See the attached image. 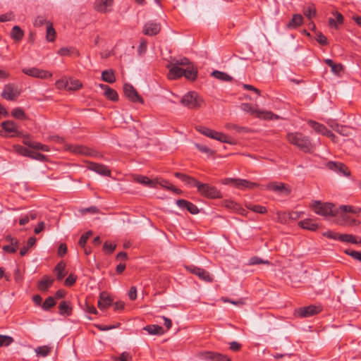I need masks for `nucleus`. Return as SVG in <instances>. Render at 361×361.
<instances>
[{
	"instance_id": "f257e3e1",
	"label": "nucleus",
	"mask_w": 361,
	"mask_h": 361,
	"mask_svg": "<svg viewBox=\"0 0 361 361\" xmlns=\"http://www.w3.org/2000/svg\"><path fill=\"white\" fill-rule=\"evenodd\" d=\"M288 141L305 153H312L314 146L310 139L301 133H288L286 135Z\"/></svg>"
},
{
	"instance_id": "f03ea898",
	"label": "nucleus",
	"mask_w": 361,
	"mask_h": 361,
	"mask_svg": "<svg viewBox=\"0 0 361 361\" xmlns=\"http://www.w3.org/2000/svg\"><path fill=\"white\" fill-rule=\"evenodd\" d=\"M311 207L316 214L323 216H334L338 214V210L335 205L330 202L314 201L311 204Z\"/></svg>"
},
{
	"instance_id": "7ed1b4c3",
	"label": "nucleus",
	"mask_w": 361,
	"mask_h": 361,
	"mask_svg": "<svg viewBox=\"0 0 361 361\" xmlns=\"http://www.w3.org/2000/svg\"><path fill=\"white\" fill-rule=\"evenodd\" d=\"M180 103L190 109H197L204 104V100L197 92L190 91L181 98Z\"/></svg>"
},
{
	"instance_id": "20e7f679",
	"label": "nucleus",
	"mask_w": 361,
	"mask_h": 361,
	"mask_svg": "<svg viewBox=\"0 0 361 361\" xmlns=\"http://www.w3.org/2000/svg\"><path fill=\"white\" fill-rule=\"evenodd\" d=\"M197 192L203 197L210 199L221 198V192L214 186L199 182L197 186Z\"/></svg>"
},
{
	"instance_id": "39448f33",
	"label": "nucleus",
	"mask_w": 361,
	"mask_h": 361,
	"mask_svg": "<svg viewBox=\"0 0 361 361\" xmlns=\"http://www.w3.org/2000/svg\"><path fill=\"white\" fill-rule=\"evenodd\" d=\"M20 94L18 87L13 83H8L4 85L1 94V97L9 101L16 100Z\"/></svg>"
},
{
	"instance_id": "423d86ee",
	"label": "nucleus",
	"mask_w": 361,
	"mask_h": 361,
	"mask_svg": "<svg viewBox=\"0 0 361 361\" xmlns=\"http://www.w3.org/2000/svg\"><path fill=\"white\" fill-rule=\"evenodd\" d=\"M322 311L320 306L310 305L306 307H302L295 310V315L300 318H306L319 314Z\"/></svg>"
},
{
	"instance_id": "0eeeda50",
	"label": "nucleus",
	"mask_w": 361,
	"mask_h": 361,
	"mask_svg": "<svg viewBox=\"0 0 361 361\" xmlns=\"http://www.w3.org/2000/svg\"><path fill=\"white\" fill-rule=\"evenodd\" d=\"M241 109L245 112L256 114L257 117L264 119H272L274 116L277 117L271 111H264L257 110L250 104L243 103L240 106Z\"/></svg>"
},
{
	"instance_id": "6e6552de",
	"label": "nucleus",
	"mask_w": 361,
	"mask_h": 361,
	"mask_svg": "<svg viewBox=\"0 0 361 361\" xmlns=\"http://www.w3.org/2000/svg\"><path fill=\"white\" fill-rule=\"evenodd\" d=\"M22 72L28 76L39 79H47L52 76L51 72L36 67L23 68Z\"/></svg>"
},
{
	"instance_id": "1a4fd4ad",
	"label": "nucleus",
	"mask_w": 361,
	"mask_h": 361,
	"mask_svg": "<svg viewBox=\"0 0 361 361\" xmlns=\"http://www.w3.org/2000/svg\"><path fill=\"white\" fill-rule=\"evenodd\" d=\"M66 149L76 154L90 157H95L97 154L94 150L83 145H66Z\"/></svg>"
},
{
	"instance_id": "9d476101",
	"label": "nucleus",
	"mask_w": 361,
	"mask_h": 361,
	"mask_svg": "<svg viewBox=\"0 0 361 361\" xmlns=\"http://www.w3.org/2000/svg\"><path fill=\"white\" fill-rule=\"evenodd\" d=\"M125 95L133 102H139L143 104L142 97L138 94L137 90L130 84H125L123 87Z\"/></svg>"
},
{
	"instance_id": "9b49d317",
	"label": "nucleus",
	"mask_w": 361,
	"mask_h": 361,
	"mask_svg": "<svg viewBox=\"0 0 361 361\" xmlns=\"http://www.w3.org/2000/svg\"><path fill=\"white\" fill-rule=\"evenodd\" d=\"M200 356L202 359L209 361H231L230 357L226 355L212 351L201 353Z\"/></svg>"
},
{
	"instance_id": "f8f14e48",
	"label": "nucleus",
	"mask_w": 361,
	"mask_h": 361,
	"mask_svg": "<svg viewBox=\"0 0 361 361\" xmlns=\"http://www.w3.org/2000/svg\"><path fill=\"white\" fill-rule=\"evenodd\" d=\"M266 188L267 190L274 191L278 194L283 195H288L290 193V189L286 186L285 183H277V182H272L269 183Z\"/></svg>"
},
{
	"instance_id": "ddd939ff",
	"label": "nucleus",
	"mask_w": 361,
	"mask_h": 361,
	"mask_svg": "<svg viewBox=\"0 0 361 361\" xmlns=\"http://www.w3.org/2000/svg\"><path fill=\"white\" fill-rule=\"evenodd\" d=\"M327 167L344 176H349L350 171L349 169L343 163L336 161H329L326 164Z\"/></svg>"
},
{
	"instance_id": "4468645a",
	"label": "nucleus",
	"mask_w": 361,
	"mask_h": 361,
	"mask_svg": "<svg viewBox=\"0 0 361 361\" xmlns=\"http://www.w3.org/2000/svg\"><path fill=\"white\" fill-rule=\"evenodd\" d=\"M87 168L89 170H91L92 171L96 172L97 173L102 175V176H111V171L108 169V167L104 164H98L95 162H87Z\"/></svg>"
},
{
	"instance_id": "2eb2a0df",
	"label": "nucleus",
	"mask_w": 361,
	"mask_h": 361,
	"mask_svg": "<svg viewBox=\"0 0 361 361\" xmlns=\"http://www.w3.org/2000/svg\"><path fill=\"white\" fill-rule=\"evenodd\" d=\"M1 127L5 132L10 133L11 137L21 136V133L18 130V126L12 121H6L2 122Z\"/></svg>"
},
{
	"instance_id": "dca6fc26",
	"label": "nucleus",
	"mask_w": 361,
	"mask_h": 361,
	"mask_svg": "<svg viewBox=\"0 0 361 361\" xmlns=\"http://www.w3.org/2000/svg\"><path fill=\"white\" fill-rule=\"evenodd\" d=\"M161 30V25L154 22L147 23L143 27V33L145 35L154 36L157 35Z\"/></svg>"
},
{
	"instance_id": "f3484780",
	"label": "nucleus",
	"mask_w": 361,
	"mask_h": 361,
	"mask_svg": "<svg viewBox=\"0 0 361 361\" xmlns=\"http://www.w3.org/2000/svg\"><path fill=\"white\" fill-rule=\"evenodd\" d=\"M113 299L106 292H102L99 295V298L98 300V307L100 310H104L108 308L112 305Z\"/></svg>"
},
{
	"instance_id": "a211bd4d",
	"label": "nucleus",
	"mask_w": 361,
	"mask_h": 361,
	"mask_svg": "<svg viewBox=\"0 0 361 361\" xmlns=\"http://www.w3.org/2000/svg\"><path fill=\"white\" fill-rule=\"evenodd\" d=\"M176 204L181 209H187L192 214H197L199 213V209L193 203L188 202L185 200H178Z\"/></svg>"
},
{
	"instance_id": "6ab92c4d",
	"label": "nucleus",
	"mask_w": 361,
	"mask_h": 361,
	"mask_svg": "<svg viewBox=\"0 0 361 361\" xmlns=\"http://www.w3.org/2000/svg\"><path fill=\"white\" fill-rule=\"evenodd\" d=\"M99 87L104 90V95L111 101H117L118 99V94L116 90L109 87L107 85L100 84Z\"/></svg>"
},
{
	"instance_id": "aec40b11",
	"label": "nucleus",
	"mask_w": 361,
	"mask_h": 361,
	"mask_svg": "<svg viewBox=\"0 0 361 361\" xmlns=\"http://www.w3.org/2000/svg\"><path fill=\"white\" fill-rule=\"evenodd\" d=\"M183 73L184 68L173 64L169 71L168 78L170 80H176L183 76Z\"/></svg>"
},
{
	"instance_id": "412c9836",
	"label": "nucleus",
	"mask_w": 361,
	"mask_h": 361,
	"mask_svg": "<svg viewBox=\"0 0 361 361\" xmlns=\"http://www.w3.org/2000/svg\"><path fill=\"white\" fill-rule=\"evenodd\" d=\"M258 186H259V185L256 183H252L247 180L238 178L235 188H238V189L245 190V189H252V188H254L255 187H258Z\"/></svg>"
},
{
	"instance_id": "4be33fe9",
	"label": "nucleus",
	"mask_w": 361,
	"mask_h": 361,
	"mask_svg": "<svg viewBox=\"0 0 361 361\" xmlns=\"http://www.w3.org/2000/svg\"><path fill=\"white\" fill-rule=\"evenodd\" d=\"M154 180L155 181V186L157 184H159L161 187L166 188L168 190H172L177 194L181 193V190L180 189L175 188L171 183H170L166 180L157 178V179H154Z\"/></svg>"
},
{
	"instance_id": "5701e85b",
	"label": "nucleus",
	"mask_w": 361,
	"mask_h": 361,
	"mask_svg": "<svg viewBox=\"0 0 361 361\" xmlns=\"http://www.w3.org/2000/svg\"><path fill=\"white\" fill-rule=\"evenodd\" d=\"M54 279H51L49 277L44 276L38 282L37 288L39 290L42 292L47 291L49 289V288L52 285Z\"/></svg>"
},
{
	"instance_id": "b1692460",
	"label": "nucleus",
	"mask_w": 361,
	"mask_h": 361,
	"mask_svg": "<svg viewBox=\"0 0 361 361\" xmlns=\"http://www.w3.org/2000/svg\"><path fill=\"white\" fill-rule=\"evenodd\" d=\"M112 4L113 0H100L95 3V9L99 12L106 13Z\"/></svg>"
},
{
	"instance_id": "393cba45",
	"label": "nucleus",
	"mask_w": 361,
	"mask_h": 361,
	"mask_svg": "<svg viewBox=\"0 0 361 361\" xmlns=\"http://www.w3.org/2000/svg\"><path fill=\"white\" fill-rule=\"evenodd\" d=\"M298 225L304 228L307 229L310 231H316L318 228V226L317 224L314 223V221L310 219H306L303 221H300L298 223Z\"/></svg>"
},
{
	"instance_id": "a878e982",
	"label": "nucleus",
	"mask_w": 361,
	"mask_h": 361,
	"mask_svg": "<svg viewBox=\"0 0 361 361\" xmlns=\"http://www.w3.org/2000/svg\"><path fill=\"white\" fill-rule=\"evenodd\" d=\"M197 71L194 68L192 64L184 68L183 76H185L188 80H195L197 78Z\"/></svg>"
},
{
	"instance_id": "bb28decb",
	"label": "nucleus",
	"mask_w": 361,
	"mask_h": 361,
	"mask_svg": "<svg viewBox=\"0 0 361 361\" xmlns=\"http://www.w3.org/2000/svg\"><path fill=\"white\" fill-rule=\"evenodd\" d=\"M102 79L104 82L114 83L116 81L114 71L112 69L103 71L102 73Z\"/></svg>"
},
{
	"instance_id": "cd10ccee",
	"label": "nucleus",
	"mask_w": 361,
	"mask_h": 361,
	"mask_svg": "<svg viewBox=\"0 0 361 361\" xmlns=\"http://www.w3.org/2000/svg\"><path fill=\"white\" fill-rule=\"evenodd\" d=\"M307 123L317 133L324 135V133L326 132L327 128L324 125H323L322 123H317V122H316L314 121H312V120L308 121Z\"/></svg>"
},
{
	"instance_id": "c85d7f7f",
	"label": "nucleus",
	"mask_w": 361,
	"mask_h": 361,
	"mask_svg": "<svg viewBox=\"0 0 361 361\" xmlns=\"http://www.w3.org/2000/svg\"><path fill=\"white\" fill-rule=\"evenodd\" d=\"M134 180L144 185L148 186L149 188H155V181L154 180H150L148 177L144 176H138L134 178Z\"/></svg>"
},
{
	"instance_id": "c756f323",
	"label": "nucleus",
	"mask_w": 361,
	"mask_h": 361,
	"mask_svg": "<svg viewBox=\"0 0 361 361\" xmlns=\"http://www.w3.org/2000/svg\"><path fill=\"white\" fill-rule=\"evenodd\" d=\"M303 22V17L300 14H294L291 20L288 23V27L289 28H296Z\"/></svg>"
},
{
	"instance_id": "7c9ffc66",
	"label": "nucleus",
	"mask_w": 361,
	"mask_h": 361,
	"mask_svg": "<svg viewBox=\"0 0 361 361\" xmlns=\"http://www.w3.org/2000/svg\"><path fill=\"white\" fill-rule=\"evenodd\" d=\"M24 144L34 149L41 150L43 152H49V146H47L46 145L41 144L39 142H32L30 141H24Z\"/></svg>"
},
{
	"instance_id": "2f4dec72",
	"label": "nucleus",
	"mask_w": 361,
	"mask_h": 361,
	"mask_svg": "<svg viewBox=\"0 0 361 361\" xmlns=\"http://www.w3.org/2000/svg\"><path fill=\"white\" fill-rule=\"evenodd\" d=\"M144 330L147 331L149 334L159 335L164 334L163 328L159 325H147L144 327Z\"/></svg>"
},
{
	"instance_id": "473e14b6",
	"label": "nucleus",
	"mask_w": 361,
	"mask_h": 361,
	"mask_svg": "<svg viewBox=\"0 0 361 361\" xmlns=\"http://www.w3.org/2000/svg\"><path fill=\"white\" fill-rule=\"evenodd\" d=\"M212 139L219 140L221 142L224 143H233V141L228 135L221 132L214 131V133L212 136Z\"/></svg>"
},
{
	"instance_id": "72a5a7b5",
	"label": "nucleus",
	"mask_w": 361,
	"mask_h": 361,
	"mask_svg": "<svg viewBox=\"0 0 361 361\" xmlns=\"http://www.w3.org/2000/svg\"><path fill=\"white\" fill-rule=\"evenodd\" d=\"M11 36L14 40L20 41L23 39L24 36V32L19 26L15 25L12 28Z\"/></svg>"
},
{
	"instance_id": "f704fd0d",
	"label": "nucleus",
	"mask_w": 361,
	"mask_h": 361,
	"mask_svg": "<svg viewBox=\"0 0 361 361\" xmlns=\"http://www.w3.org/2000/svg\"><path fill=\"white\" fill-rule=\"evenodd\" d=\"M56 31L53 27V25L51 22H47V39L49 42H54L56 38Z\"/></svg>"
},
{
	"instance_id": "c9c22d12",
	"label": "nucleus",
	"mask_w": 361,
	"mask_h": 361,
	"mask_svg": "<svg viewBox=\"0 0 361 361\" xmlns=\"http://www.w3.org/2000/svg\"><path fill=\"white\" fill-rule=\"evenodd\" d=\"M66 264L63 262H60L57 264L55 267V271L57 273V279L59 281L62 280L66 275Z\"/></svg>"
},
{
	"instance_id": "e433bc0d",
	"label": "nucleus",
	"mask_w": 361,
	"mask_h": 361,
	"mask_svg": "<svg viewBox=\"0 0 361 361\" xmlns=\"http://www.w3.org/2000/svg\"><path fill=\"white\" fill-rule=\"evenodd\" d=\"M212 75L215 78L222 81L230 82L233 80L232 77L228 75L226 73L219 71H214L212 73Z\"/></svg>"
},
{
	"instance_id": "4c0bfd02",
	"label": "nucleus",
	"mask_w": 361,
	"mask_h": 361,
	"mask_svg": "<svg viewBox=\"0 0 361 361\" xmlns=\"http://www.w3.org/2000/svg\"><path fill=\"white\" fill-rule=\"evenodd\" d=\"M59 313L62 315H70L71 314L72 309L66 301H61L59 305Z\"/></svg>"
},
{
	"instance_id": "58836bf2",
	"label": "nucleus",
	"mask_w": 361,
	"mask_h": 361,
	"mask_svg": "<svg viewBox=\"0 0 361 361\" xmlns=\"http://www.w3.org/2000/svg\"><path fill=\"white\" fill-rule=\"evenodd\" d=\"M303 14L308 18L311 19L312 18L316 16L317 11L314 5H309L303 8L302 10Z\"/></svg>"
},
{
	"instance_id": "ea45409f",
	"label": "nucleus",
	"mask_w": 361,
	"mask_h": 361,
	"mask_svg": "<svg viewBox=\"0 0 361 361\" xmlns=\"http://www.w3.org/2000/svg\"><path fill=\"white\" fill-rule=\"evenodd\" d=\"M36 243V238L35 237H30L27 240V245L26 246H23L20 250V255L21 256H25L28 250L32 247Z\"/></svg>"
},
{
	"instance_id": "a19ab883",
	"label": "nucleus",
	"mask_w": 361,
	"mask_h": 361,
	"mask_svg": "<svg viewBox=\"0 0 361 361\" xmlns=\"http://www.w3.org/2000/svg\"><path fill=\"white\" fill-rule=\"evenodd\" d=\"M339 240L345 243H351L353 244L358 243L357 238L351 234H340Z\"/></svg>"
},
{
	"instance_id": "79ce46f5",
	"label": "nucleus",
	"mask_w": 361,
	"mask_h": 361,
	"mask_svg": "<svg viewBox=\"0 0 361 361\" xmlns=\"http://www.w3.org/2000/svg\"><path fill=\"white\" fill-rule=\"evenodd\" d=\"M200 279L207 281L212 282L213 278L210 276L209 273L204 269L200 268V271L197 272V275Z\"/></svg>"
},
{
	"instance_id": "37998d69",
	"label": "nucleus",
	"mask_w": 361,
	"mask_h": 361,
	"mask_svg": "<svg viewBox=\"0 0 361 361\" xmlns=\"http://www.w3.org/2000/svg\"><path fill=\"white\" fill-rule=\"evenodd\" d=\"M51 350V348L47 345L39 346L35 349V353L37 355L42 357L47 356Z\"/></svg>"
},
{
	"instance_id": "c03bdc74",
	"label": "nucleus",
	"mask_w": 361,
	"mask_h": 361,
	"mask_svg": "<svg viewBox=\"0 0 361 361\" xmlns=\"http://www.w3.org/2000/svg\"><path fill=\"white\" fill-rule=\"evenodd\" d=\"M11 336L0 334V347H6L10 345L13 342Z\"/></svg>"
},
{
	"instance_id": "a18cd8bd",
	"label": "nucleus",
	"mask_w": 361,
	"mask_h": 361,
	"mask_svg": "<svg viewBox=\"0 0 361 361\" xmlns=\"http://www.w3.org/2000/svg\"><path fill=\"white\" fill-rule=\"evenodd\" d=\"M11 115L18 119H26L27 116L24 112V111L21 108H15L11 111Z\"/></svg>"
},
{
	"instance_id": "49530a36",
	"label": "nucleus",
	"mask_w": 361,
	"mask_h": 361,
	"mask_svg": "<svg viewBox=\"0 0 361 361\" xmlns=\"http://www.w3.org/2000/svg\"><path fill=\"white\" fill-rule=\"evenodd\" d=\"M197 130L202 135L211 138H212L215 131L204 126H199L197 128Z\"/></svg>"
},
{
	"instance_id": "de8ad7c7",
	"label": "nucleus",
	"mask_w": 361,
	"mask_h": 361,
	"mask_svg": "<svg viewBox=\"0 0 361 361\" xmlns=\"http://www.w3.org/2000/svg\"><path fill=\"white\" fill-rule=\"evenodd\" d=\"M114 361H133V357L128 352H123L119 357H113Z\"/></svg>"
},
{
	"instance_id": "09e8293b",
	"label": "nucleus",
	"mask_w": 361,
	"mask_h": 361,
	"mask_svg": "<svg viewBox=\"0 0 361 361\" xmlns=\"http://www.w3.org/2000/svg\"><path fill=\"white\" fill-rule=\"evenodd\" d=\"M56 302L53 297H48L42 304V308L44 310H49L51 307L55 305Z\"/></svg>"
},
{
	"instance_id": "8fccbe9b",
	"label": "nucleus",
	"mask_w": 361,
	"mask_h": 361,
	"mask_svg": "<svg viewBox=\"0 0 361 361\" xmlns=\"http://www.w3.org/2000/svg\"><path fill=\"white\" fill-rule=\"evenodd\" d=\"M174 65L178 66H185L186 68L188 66H190L192 63L190 61V60L188 58L183 57L178 59L174 60Z\"/></svg>"
},
{
	"instance_id": "3c124183",
	"label": "nucleus",
	"mask_w": 361,
	"mask_h": 361,
	"mask_svg": "<svg viewBox=\"0 0 361 361\" xmlns=\"http://www.w3.org/2000/svg\"><path fill=\"white\" fill-rule=\"evenodd\" d=\"M247 208L256 213L265 214L267 210L265 207L261 205H249Z\"/></svg>"
},
{
	"instance_id": "603ef678",
	"label": "nucleus",
	"mask_w": 361,
	"mask_h": 361,
	"mask_svg": "<svg viewBox=\"0 0 361 361\" xmlns=\"http://www.w3.org/2000/svg\"><path fill=\"white\" fill-rule=\"evenodd\" d=\"M340 209L341 212H343L344 213L350 212V213H354V214H356L360 211V209L355 208V207H353L352 206H349V205H342L340 207Z\"/></svg>"
},
{
	"instance_id": "864d4df0",
	"label": "nucleus",
	"mask_w": 361,
	"mask_h": 361,
	"mask_svg": "<svg viewBox=\"0 0 361 361\" xmlns=\"http://www.w3.org/2000/svg\"><path fill=\"white\" fill-rule=\"evenodd\" d=\"M315 39L322 46H325L328 44L326 37L322 32H318L316 33Z\"/></svg>"
},
{
	"instance_id": "5fc2aeb1",
	"label": "nucleus",
	"mask_w": 361,
	"mask_h": 361,
	"mask_svg": "<svg viewBox=\"0 0 361 361\" xmlns=\"http://www.w3.org/2000/svg\"><path fill=\"white\" fill-rule=\"evenodd\" d=\"M116 245L111 243L105 242L103 246V250L108 254H111L116 249Z\"/></svg>"
},
{
	"instance_id": "6e6d98bb",
	"label": "nucleus",
	"mask_w": 361,
	"mask_h": 361,
	"mask_svg": "<svg viewBox=\"0 0 361 361\" xmlns=\"http://www.w3.org/2000/svg\"><path fill=\"white\" fill-rule=\"evenodd\" d=\"M322 235H323V236H325L328 238L334 239V240H339V236H340V234L338 233H336V232H334L331 231H327L326 232H324L322 233Z\"/></svg>"
},
{
	"instance_id": "4d7b16f0",
	"label": "nucleus",
	"mask_w": 361,
	"mask_h": 361,
	"mask_svg": "<svg viewBox=\"0 0 361 361\" xmlns=\"http://www.w3.org/2000/svg\"><path fill=\"white\" fill-rule=\"evenodd\" d=\"M269 264V262L264 261L263 259H262L257 257H253L250 258L249 260V264H250V265H255V264Z\"/></svg>"
},
{
	"instance_id": "13d9d810",
	"label": "nucleus",
	"mask_w": 361,
	"mask_h": 361,
	"mask_svg": "<svg viewBox=\"0 0 361 361\" xmlns=\"http://www.w3.org/2000/svg\"><path fill=\"white\" fill-rule=\"evenodd\" d=\"M345 252L353 258L361 261V252L351 250H345Z\"/></svg>"
},
{
	"instance_id": "bf43d9fd",
	"label": "nucleus",
	"mask_w": 361,
	"mask_h": 361,
	"mask_svg": "<svg viewBox=\"0 0 361 361\" xmlns=\"http://www.w3.org/2000/svg\"><path fill=\"white\" fill-rule=\"evenodd\" d=\"M199 182L200 181L196 180L195 178H194L191 176H188L184 180V183L185 184H187L190 186H193V187H196V188H197V185L199 184Z\"/></svg>"
},
{
	"instance_id": "052dcab7",
	"label": "nucleus",
	"mask_w": 361,
	"mask_h": 361,
	"mask_svg": "<svg viewBox=\"0 0 361 361\" xmlns=\"http://www.w3.org/2000/svg\"><path fill=\"white\" fill-rule=\"evenodd\" d=\"M352 133V128L350 126H341L340 128V130L338 132L339 134L343 136H348Z\"/></svg>"
},
{
	"instance_id": "680f3d73",
	"label": "nucleus",
	"mask_w": 361,
	"mask_h": 361,
	"mask_svg": "<svg viewBox=\"0 0 361 361\" xmlns=\"http://www.w3.org/2000/svg\"><path fill=\"white\" fill-rule=\"evenodd\" d=\"M76 279H77L76 276H74L73 274H71L65 280L64 284H65V286H68V287L71 286L75 283Z\"/></svg>"
},
{
	"instance_id": "e2e57ef3",
	"label": "nucleus",
	"mask_w": 361,
	"mask_h": 361,
	"mask_svg": "<svg viewBox=\"0 0 361 361\" xmlns=\"http://www.w3.org/2000/svg\"><path fill=\"white\" fill-rule=\"evenodd\" d=\"M196 147L202 152L203 153H207L208 154H214V151L212 150L211 149H209V147H207L206 145H200V144H197L196 145Z\"/></svg>"
},
{
	"instance_id": "0e129e2a",
	"label": "nucleus",
	"mask_w": 361,
	"mask_h": 361,
	"mask_svg": "<svg viewBox=\"0 0 361 361\" xmlns=\"http://www.w3.org/2000/svg\"><path fill=\"white\" fill-rule=\"evenodd\" d=\"M82 87V84L78 80H74L73 81H71V83L68 86V90H76L80 89Z\"/></svg>"
},
{
	"instance_id": "69168bd1",
	"label": "nucleus",
	"mask_w": 361,
	"mask_h": 361,
	"mask_svg": "<svg viewBox=\"0 0 361 361\" xmlns=\"http://www.w3.org/2000/svg\"><path fill=\"white\" fill-rule=\"evenodd\" d=\"M45 23H47L46 18L44 16H39L35 20L34 25L36 27H40Z\"/></svg>"
},
{
	"instance_id": "338daca9",
	"label": "nucleus",
	"mask_w": 361,
	"mask_h": 361,
	"mask_svg": "<svg viewBox=\"0 0 361 361\" xmlns=\"http://www.w3.org/2000/svg\"><path fill=\"white\" fill-rule=\"evenodd\" d=\"M147 49V42L145 39L141 40L140 45L137 48V52L140 55L145 52Z\"/></svg>"
},
{
	"instance_id": "774afa93",
	"label": "nucleus",
	"mask_w": 361,
	"mask_h": 361,
	"mask_svg": "<svg viewBox=\"0 0 361 361\" xmlns=\"http://www.w3.org/2000/svg\"><path fill=\"white\" fill-rule=\"evenodd\" d=\"M331 71L336 75H338L340 72L343 70V66L341 63H335L331 67Z\"/></svg>"
}]
</instances>
